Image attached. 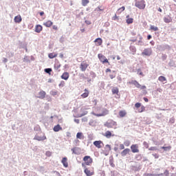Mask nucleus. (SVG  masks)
I'll return each mask as SVG.
<instances>
[{"mask_svg": "<svg viewBox=\"0 0 176 176\" xmlns=\"http://www.w3.org/2000/svg\"><path fill=\"white\" fill-rule=\"evenodd\" d=\"M118 123L116 122L111 120L104 123V126L107 129H117Z\"/></svg>", "mask_w": 176, "mask_h": 176, "instance_id": "obj_1", "label": "nucleus"}, {"mask_svg": "<svg viewBox=\"0 0 176 176\" xmlns=\"http://www.w3.org/2000/svg\"><path fill=\"white\" fill-rule=\"evenodd\" d=\"M82 166L85 168L84 173L87 176H93L94 175V169L90 170L88 168L86 167L85 164H82Z\"/></svg>", "mask_w": 176, "mask_h": 176, "instance_id": "obj_2", "label": "nucleus"}, {"mask_svg": "<svg viewBox=\"0 0 176 176\" xmlns=\"http://www.w3.org/2000/svg\"><path fill=\"white\" fill-rule=\"evenodd\" d=\"M83 161L85 162V166H91L93 164V158L89 155H86L83 157Z\"/></svg>", "mask_w": 176, "mask_h": 176, "instance_id": "obj_3", "label": "nucleus"}, {"mask_svg": "<svg viewBox=\"0 0 176 176\" xmlns=\"http://www.w3.org/2000/svg\"><path fill=\"white\" fill-rule=\"evenodd\" d=\"M135 6H136V8H138V9H145V1L140 0L136 1L135 3Z\"/></svg>", "mask_w": 176, "mask_h": 176, "instance_id": "obj_4", "label": "nucleus"}, {"mask_svg": "<svg viewBox=\"0 0 176 176\" xmlns=\"http://www.w3.org/2000/svg\"><path fill=\"white\" fill-rule=\"evenodd\" d=\"M88 67H89V63H87L86 60L81 62L80 65V69L82 72H85Z\"/></svg>", "mask_w": 176, "mask_h": 176, "instance_id": "obj_5", "label": "nucleus"}, {"mask_svg": "<svg viewBox=\"0 0 176 176\" xmlns=\"http://www.w3.org/2000/svg\"><path fill=\"white\" fill-rule=\"evenodd\" d=\"M98 57L100 61L102 63V64H105L107 63V64H109V61L108 60L107 57H105V56H104L102 54H98Z\"/></svg>", "mask_w": 176, "mask_h": 176, "instance_id": "obj_6", "label": "nucleus"}, {"mask_svg": "<svg viewBox=\"0 0 176 176\" xmlns=\"http://www.w3.org/2000/svg\"><path fill=\"white\" fill-rule=\"evenodd\" d=\"M131 149L132 153H140V149L138 148V144H132L131 146Z\"/></svg>", "mask_w": 176, "mask_h": 176, "instance_id": "obj_7", "label": "nucleus"}, {"mask_svg": "<svg viewBox=\"0 0 176 176\" xmlns=\"http://www.w3.org/2000/svg\"><path fill=\"white\" fill-rule=\"evenodd\" d=\"M111 145L107 144L104 147V150L103 151L104 155H105V156H108L109 155V152H111Z\"/></svg>", "mask_w": 176, "mask_h": 176, "instance_id": "obj_8", "label": "nucleus"}, {"mask_svg": "<svg viewBox=\"0 0 176 176\" xmlns=\"http://www.w3.org/2000/svg\"><path fill=\"white\" fill-rule=\"evenodd\" d=\"M94 145L98 149H100L102 146H104V142L101 140L95 141L94 142Z\"/></svg>", "mask_w": 176, "mask_h": 176, "instance_id": "obj_9", "label": "nucleus"}, {"mask_svg": "<svg viewBox=\"0 0 176 176\" xmlns=\"http://www.w3.org/2000/svg\"><path fill=\"white\" fill-rule=\"evenodd\" d=\"M151 54H152V49L151 48L144 49L142 53V56H151Z\"/></svg>", "mask_w": 176, "mask_h": 176, "instance_id": "obj_10", "label": "nucleus"}, {"mask_svg": "<svg viewBox=\"0 0 176 176\" xmlns=\"http://www.w3.org/2000/svg\"><path fill=\"white\" fill-rule=\"evenodd\" d=\"M129 85H134V86H135V87H137L138 89H140L141 88V85L137 80H131V81H130L129 82Z\"/></svg>", "mask_w": 176, "mask_h": 176, "instance_id": "obj_11", "label": "nucleus"}, {"mask_svg": "<svg viewBox=\"0 0 176 176\" xmlns=\"http://www.w3.org/2000/svg\"><path fill=\"white\" fill-rule=\"evenodd\" d=\"M61 79H63L64 80H68L69 78V73L68 72H64L62 76H60Z\"/></svg>", "mask_w": 176, "mask_h": 176, "instance_id": "obj_12", "label": "nucleus"}, {"mask_svg": "<svg viewBox=\"0 0 176 176\" xmlns=\"http://www.w3.org/2000/svg\"><path fill=\"white\" fill-rule=\"evenodd\" d=\"M104 136L106 137V138H111V137H115V135L112 134V132H111V131H107L104 133Z\"/></svg>", "mask_w": 176, "mask_h": 176, "instance_id": "obj_13", "label": "nucleus"}, {"mask_svg": "<svg viewBox=\"0 0 176 176\" xmlns=\"http://www.w3.org/2000/svg\"><path fill=\"white\" fill-rule=\"evenodd\" d=\"M128 153H130V148H124L122 152H121V156L124 157Z\"/></svg>", "mask_w": 176, "mask_h": 176, "instance_id": "obj_14", "label": "nucleus"}, {"mask_svg": "<svg viewBox=\"0 0 176 176\" xmlns=\"http://www.w3.org/2000/svg\"><path fill=\"white\" fill-rule=\"evenodd\" d=\"M61 163L63 164L64 167H68V159L67 157H63L62 159Z\"/></svg>", "mask_w": 176, "mask_h": 176, "instance_id": "obj_15", "label": "nucleus"}, {"mask_svg": "<svg viewBox=\"0 0 176 176\" xmlns=\"http://www.w3.org/2000/svg\"><path fill=\"white\" fill-rule=\"evenodd\" d=\"M164 21L166 23H171L173 21V18L170 16H165L164 17Z\"/></svg>", "mask_w": 176, "mask_h": 176, "instance_id": "obj_16", "label": "nucleus"}, {"mask_svg": "<svg viewBox=\"0 0 176 176\" xmlns=\"http://www.w3.org/2000/svg\"><path fill=\"white\" fill-rule=\"evenodd\" d=\"M42 30H43V28H42V25H36L35 27V32H37L38 34H39Z\"/></svg>", "mask_w": 176, "mask_h": 176, "instance_id": "obj_17", "label": "nucleus"}, {"mask_svg": "<svg viewBox=\"0 0 176 176\" xmlns=\"http://www.w3.org/2000/svg\"><path fill=\"white\" fill-rule=\"evenodd\" d=\"M95 43L96 44V46H101L102 45V38H98L94 41Z\"/></svg>", "mask_w": 176, "mask_h": 176, "instance_id": "obj_18", "label": "nucleus"}, {"mask_svg": "<svg viewBox=\"0 0 176 176\" xmlns=\"http://www.w3.org/2000/svg\"><path fill=\"white\" fill-rule=\"evenodd\" d=\"M84 91H85V93H83L82 94H81V97L82 98H87L89 94V90H87V89H85Z\"/></svg>", "mask_w": 176, "mask_h": 176, "instance_id": "obj_19", "label": "nucleus"}, {"mask_svg": "<svg viewBox=\"0 0 176 176\" xmlns=\"http://www.w3.org/2000/svg\"><path fill=\"white\" fill-rule=\"evenodd\" d=\"M105 10V7L104 6H99L96 9V12H104Z\"/></svg>", "mask_w": 176, "mask_h": 176, "instance_id": "obj_20", "label": "nucleus"}, {"mask_svg": "<svg viewBox=\"0 0 176 176\" xmlns=\"http://www.w3.org/2000/svg\"><path fill=\"white\" fill-rule=\"evenodd\" d=\"M61 130H63V128L61 127V126H60V124H57L56 126H54V131H55L56 133H57Z\"/></svg>", "mask_w": 176, "mask_h": 176, "instance_id": "obj_21", "label": "nucleus"}, {"mask_svg": "<svg viewBox=\"0 0 176 176\" xmlns=\"http://www.w3.org/2000/svg\"><path fill=\"white\" fill-rule=\"evenodd\" d=\"M43 25H45V27H47L48 28L52 27V25H53V22L52 21H47L45 23H43Z\"/></svg>", "mask_w": 176, "mask_h": 176, "instance_id": "obj_22", "label": "nucleus"}, {"mask_svg": "<svg viewBox=\"0 0 176 176\" xmlns=\"http://www.w3.org/2000/svg\"><path fill=\"white\" fill-rule=\"evenodd\" d=\"M22 20L23 19H21V16L20 15L15 16L14 19V21H15V23H21Z\"/></svg>", "mask_w": 176, "mask_h": 176, "instance_id": "obj_23", "label": "nucleus"}, {"mask_svg": "<svg viewBox=\"0 0 176 176\" xmlns=\"http://www.w3.org/2000/svg\"><path fill=\"white\" fill-rule=\"evenodd\" d=\"M58 56V54L56 53V52H52V53H50L48 54V57L49 58H56V57H57Z\"/></svg>", "mask_w": 176, "mask_h": 176, "instance_id": "obj_24", "label": "nucleus"}, {"mask_svg": "<svg viewBox=\"0 0 176 176\" xmlns=\"http://www.w3.org/2000/svg\"><path fill=\"white\" fill-rule=\"evenodd\" d=\"M76 138L78 140H83V138H85V136L83 135V133L82 132H78L76 134Z\"/></svg>", "mask_w": 176, "mask_h": 176, "instance_id": "obj_25", "label": "nucleus"}, {"mask_svg": "<svg viewBox=\"0 0 176 176\" xmlns=\"http://www.w3.org/2000/svg\"><path fill=\"white\" fill-rule=\"evenodd\" d=\"M126 115H127V112L125 110L120 111L119 116L120 118H124V116H126Z\"/></svg>", "mask_w": 176, "mask_h": 176, "instance_id": "obj_26", "label": "nucleus"}, {"mask_svg": "<svg viewBox=\"0 0 176 176\" xmlns=\"http://www.w3.org/2000/svg\"><path fill=\"white\" fill-rule=\"evenodd\" d=\"M39 96L38 98H45V96H46V92H45V91H41L39 92Z\"/></svg>", "mask_w": 176, "mask_h": 176, "instance_id": "obj_27", "label": "nucleus"}, {"mask_svg": "<svg viewBox=\"0 0 176 176\" xmlns=\"http://www.w3.org/2000/svg\"><path fill=\"white\" fill-rule=\"evenodd\" d=\"M129 15H127L126 16V23H127V24H133V20L134 19H133V18H129Z\"/></svg>", "mask_w": 176, "mask_h": 176, "instance_id": "obj_28", "label": "nucleus"}, {"mask_svg": "<svg viewBox=\"0 0 176 176\" xmlns=\"http://www.w3.org/2000/svg\"><path fill=\"white\" fill-rule=\"evenodd\" d=\"M111 91H112L113 94H118V93H119V88H118V87L113 88L111 89Z\"/></svg>", "mask_w": 176, "mask_h": 176, "instance_id": "obj_29", "label": "nucleus"}, {"mask_svg": "<svg viewBox=\"0 0 176 176\" xmlns=\"http://www.w3.org/2000/svg\"><path fill=\"white\" fill-rule=\"evenodd\" d=\"M126 9V8H124V6H122L121 8H120L118 10H117V13L118 14H120V13H122V12H124V10Z\"/></svg>", "mask_w": 176, "mask_h": 176, "instance_id": "obj_30", "label": "nucleus"}, {"mask_svg": "<svg viewBox=\"0 0 176 176\" xmlns=\"http://www.w3.org/2000/svg\"><path fill=\"white\" fill-rule=\"evenodd\" d=\"M158 80L160 82H166V80H167V79L166 78V77L163 76H160L159 78H158Z\"/></svg>", "mask_w": 176, "mask_h": 176, "instance_id": "obj_31", "label": "nucleus"}, {"mask_svg": "<svg viewBox=\"0 0 176 176\" xmlns=\"http://www.w3.org/2000/svg\"><path fill=\"white\" fill-rule=\"evenodd\" d=\"M35 140H37V141H44V140H46V137L44 136V137L41 138L39 136H36Z\"/></svg>", "mask_w": 176, "mask_h": 176, "instance_id": "obj_32", "label": "nucleus"}, {"mask_svg": "<svg viewBox=\"0 0 176 176\" xmlns=\"http://www.w3.org/2000/svg\"><path fill=\"white\" fill-rule=\"evenodd\" d=\"M90 2L89 0H82V6H87V4Z\"/></svg>", "mask_w": 176, "mask_h": 176, "instance_id": "obj_33", "label": "nucleus"}, {"mask_svg": "<svg viewBox=\"0 0 176 176\" xmlns=\"http://www.w3.org/2000/svg\"><path fill=\"white\" fill-rule=\"evenodd\" d=\"M150 30H151V31H159V28L156 26L151 25Z\"/></svg>", "mask_w": 176, "mask_h": 176, "instance_id": "obj_34", "label": "nucleus"}, {"mask_svg": "<svg viewBox=\"0 0 176 176\" xmlns=\"http://www.w3.org/2000/svg\"><path fill=\"white\" fill-rule=\"evenodd\" d=\"M111 79H113L114 78H116V72L113 71L112 74L109 75Z\"/></svg>", "mask_w": 176, "mask_h": 176, "instance_id": "obj_35", "label": "nucleus"}, {"mask_svg": "<svg viewBox=\"0 0 176 176\" xmlns=\"http://www.w3.org/2000/svg\"><path fill=\"white\" fill-rule=\"evenodd\" d=\"M61 67V65L60 63H56L54 65V68L56 69V71H58L60 69V67Z\"/></svg>", "mask_w": 176, "mask_h": 176, "instance_id": "obj_36", "label": "nucleus"}, {"mask_svg": "<svg viewBox=\"0 0 176 176\" xmlns=\"http://www.w3.org/2000/svg\"><path fill=\"white\" fill-rule=\"evenodd\" d=\"M161 148H162V149H164V151H170L171 149V146H162Z\"/></svg>", "mask_w": 176, "mask_h": 176, "instance_id": "obj_37", "label": "nucleus"}, {"mask_svg": "<svg viewBox=\"0 0 176 176\" xmlns=\"http://www.w3.org/2000/svg\"><path fill=\"white\" fill-rule=\"evenodd\" d=\"M124 145H125V146H130V142L129 140H126L124 142Z\"/></svg>", "mask_w": 176, "mask_h": 176, "instance_id": "obj_38", "label": "nucleus"}, {"mask_svg": "<svg viewBox=\"0 0 176 176\" xmlns=\"http://www.w3.org/2000/svg\"><path fill=\"white\" fill-rule=\"evenodd\" d=\"M58 86L59 87H64V86H65V82L61 81Z\"/></svg>", "mask_w": 176, "mask_h": 176, "instance_id": "obj_39", "label": "nucleus"}, {"mask_svg": "<svg viewBox=\"0 0 176 176\" xmlns=\"http://www.w3.org/2000/svg\"><path fill=\"white\" fill-rule=\"evenodd\" d=\"M45 72H46L47 74H50L52 72V69L51 68L45 69Z\"/></svg>", "mask_w": 176, "mask_h": 176, "instance_id": "obj_40", "label": "nucleus"}, {"mask_svg": "<svg viewBox=\"0 0 176 176\" xmlns=\"http://www.w3.org/2000/svg\"><path fill=\"white\" fill-rule=\"evenodd\" d=\"M144 111H145V107L141 106V108L139 110V112L141 113V112H144Z\"/></svg>", "mask_w": 176, "mask_h": 176, "instance_id": "obj_41", "label": "nucleus"}, {"mask_svg": "<svg viewBox=\"0 0 176 176\" xmlns=\"http://www.w3.org/2000/svg\"><path fill=\"white\" fill-rule=\"evenodd\" d=\"M138 74H139V75H141V76H144V73L141 72V69H138Z\"/></svg>", "mask_w": 176, "mask_h": 176, "instance_id": "obj_42", "label": "nucleus"}, {"mask_svg": "<svg viewBox=\"0 0 176 176\" xmlns=\"http://www.w3.org/2000/svg\"><path fill=\"white\" fill-rule=\"evenodd\" d=\"M135 108H140V107H141V103H140V102L135 103Z\"/></svg>", "mask_w": 176, "mask_h": 176, "instance_id": "obj_43", "label": "nucleus"}, {"mask_svg": "<svg viewBox=\"0 0 176 176\" xmlns=\"http://www.w3.org/2000/svg\"><path fill=\"white\" fill-rule=\"evenodd\" d=\"M120 151H123V149H124V144H120Z\"/></svg>", "mask_w": 176, "mask_h": 176, "instance_id": "obj_44", "label": "nucleus"}, {"mask_svg": "<svg viewBox=\"0 0 176 176\" xmlns=\"http://www.w3.org/2000/svg\"><path fill=\"white\" fill-rule=\"evenodd\" d=\"M46 156L50 157L52 156V152L50 151H47L45 153Z\"/></svg>", "mask_w": 176, "mask_h": 176, "instance_id": "obj_45", "label": "nucleus"}, {"mask_svg": "<svg viewBox=\"0 0 176 176\" xmlns=\"http://www.w3.org/2000/svg\"><path fill=\"white\" fill-rule=\"evenodd\" d=\"M149 151H156V147L151 146V147L149 148Z\"/></svg>", "mask_w": 176, "mask_h": 176, "instance_id": "obj_46", "label": "nucleus"}, {"mask_svg": "<svg viewBox=\"0 0 176 176\" xmlns=\"http://www.w3.org/2000/svg\"><path fill=\"white\" fill-rule=\"evenodd\" d=\"M117 79H118V80L119 81V83H121V82H122V77L118 76V77H117Z\"/></svg>", "mask_w": 176, "mask_h": 176, "instance_id": "obj_47", "label": "nucleus"}, {"mask_svg": "<svg viewBox=\"0 0 176 176\" xmlns=\"http://www.w3.org/2000/svg\"><path fill=\"white\" fill-rule=\"evenodd\" d=\"M53 30H54L55 31H57V30H58V28L56 25H53L52 26Z\"/></svg>", "mask_w": 176, "mask_h": 176, "instance_id": "obj_48", "label": "nucleus"}, {"mask_svg": "<svg viewBox=\"0 0 176 176\" xmlns=\"http://www.w3.org/2000/svg\"><path fill=\"white\" fill-rule=\"evenodd\" d=\"M153 156H154V157L155 158V159H159V155H157V154H153Z\"/></svg>", "mask_w": 176, "mask_h": 176, "instance_id": "obj_49", "label": "nucleus"}, {"mask_svg": "<svg viewBox=\"0 0 176 176\" xmlns=\"http://www.w3.org/2000/svg\"><path fill=\"white\" fill-rule=\"evenodd\" d=\"M157 91H159V93H162L163 91V89H162V88H158L157 89Z\"/></svg>", "mask_w": 176, "mask_h": 176, "instance_id": "obj_50", "label": "nucleus"}, {"mask_svg": "<svg viewBox=\"0 0 176 176\" xmlns=\"http://www.w3.org/2000/svg\"><path fill=\"white\" fill-rule=\"evenodd\" d=\"M140 89H141V90H144V89H146V87L145 85H143V86L141 85Z\"/></svg>", "mask_w": 176, "mask_h": 176, "instance_id": "obj_51", "label": "nucleus"}, {"mask_svg": "<svg viewBox=\"0 0 176 176\" xmlns=\"http://www.w3.org/2000/svg\"><path fill=\"white\" fill-rule=\"evenodd\" d=\"M59 57H60V58H64V54H59Z\"/></svg>", "mask_w": 176, "mask_h": 176, "instance_id": "obj_52", "label": "nucleus"}, {"mask_svg": "<svg viewBox=\"0 0 176 176\" xmlns=\"http://www.w3.org/2000/svg\"><path fill=\"white\" fill-rule=\"evenodd\" d=\"M152 38V36H151V34H148L147 36V39L149 41V39H151Z\"/></svg>", "mask_w": 176, "mask_h": 176, "instance_id": "obj_53", "label": "nucleus"}, {"mask_svg": "<svg viewBox=\"0 0 176 176\" xmlns=\"http://www.w3.org/2000/svg\"><path fill=\"white\" fill-rule=\"evenodd\" d=\"M144 100L145 101V102H148L149 101L147 98H144Z\"/></svg>", "mask_w": 176, "mask_h": 176, "instance_id": "obj_54", "label": "nucleus"}, {"mask_svg": "<svg viewBox=\"0 0 176 176\" xmlns=\"http://www.w3.org/2000/svg\"><path fill=\"white\" fill-rule=\"evenodd\" d=\"M86 24L90 25L91 24V22L90 21H85Z\"/></svg>", "mask_w": 176, "mask_h": 176, "instance_id": "obj_55", "label": "nucleus"}, {"mask_svg": "<svg viewBox=\"0 0 176 176\" xmlns=\"http://www.w3.org/2000/svg\"><path fill=\"white\" fill-rule=\"evenodd\" d=\"M40 16H43V14H45V12L43 11L39 13Z\"/></svg>", "mask_w": 176, "mask_h": 176, "instance_id": "obj_56", "label": "nucleus"}, {"mask_svg": "<svg viewBox=\"0 0 176 176\" xmlns=\"http://www.w3.org/2000/svg\"><path fill=\"white\" fill-rule=\"evenodd\" d=\"M118 19V16L116 14H115V16L113 17V20H116Z\"/></svg>", "mask_w": 176, "mask_h": 176, "instance_id": "obj_57", "label": "nucleus"}, {"mask_svg": "<svg viewBox=\"0 0 176 176\" xmlns=\"http://www.w3.org/2000/svg\"><path fill=\"white\" fill-rule=\"evenodd\" d=\"M96 116H104V114H96Z\"/></svg>", "mask_w": 176, "mask_h": 176, "instance_id": "obj_58", "label": "nucleus"}, {"mask_svg": "<svg viewBox=\"0 0 176 176\" xmlns=\"http://www.w3.org/2000/svg\"><path fill=\"white\" fill-rule=\"evenodd\" d=\"M111 69H106V72H111Z\"/></svg>", "mask_w": 176, "mask_h": 176, "instance_id": "obj_59", "label": "nucleus"}, {"mask_svg": "<svg viewBox=\"0 0 176 176\" xmlns=\"http://www.w3.org/2000/svg\"><path fill=\"white\" fill-rule=\"evenodd\" d=\"M74 122H75L76 123H77V124H79V120H78V119H77V120H75Z\"/></svg>", "mask_w": 176, "mask_h": 176, "instance_id": "obj_60", "label": "nucleus"}, {"mask_svg": "<svg viewBox=\"0 0 176 176\" xmlns=\"http://www.w3.org/2000/svg\"><path fill=\"white\" fill-rule=\"evenodd\" d=\"M72 151L73 152V153H76L75 152V148H72Z\"/></svg>", "mask_w": 176, "mask_h": 176, "instance_id": "obj_61", "label": "nucleus"}, {"mask_svg": "<svg viewBox=\"0 0 176 176\" xmlns=\"http://www.w3.org/2000/svg\"><path fill=\"white\" fill-rule=\"evenodd\" d=\"M158 12H160V13H162V8H158Z\"/></svg>", "mask_w": 176, "mask_h": 176, "instance_id": "obj_62", "label": "nucleus"}, {"mask_svg": "<svg viewBox=\"0 0 176 176\" xmlns=\"http://www.w3.org/2000/svg\"><path fill=\"white\" fill-rule=\"evenodd\" d=\"M114 151H115V152H116L118 151V147H115Z\"/></svg>", "mask_w": 176, "mask_h": 176, "instance_id": "obj_63", "label": "nucleus"}, {"mask_svg": "<svg viewBox=\"0 0 176 176\" xmlns=\"http://www.w3.org/2000/svg\"><path fill=\"white\" fill-rule=\"evenodd\" d=\"M117 60H120V56H117Z\"/></svg>", "mask_w": 176, "mask_h": 176, "instance_id": "obj_64", "label": "nucleus"}]
</instances>
